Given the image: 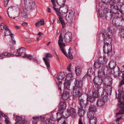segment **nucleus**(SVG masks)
I'll return each instance as SVG.
<instances>
[{
    "instance_id": "nucleus-52",
    "label": "nucleus",
    "mask_w": 124,
    "mask_h": 124,
    "mask_svg": "<svg viewBox=\"0 0 124 124\" xmlns=\"http://www.w3.org/2000/svg\"><path fill=\"white\" fill-rule=\"evenodd\" d=\"M109 88L108 89L106 92V93L107 95H110L111 93L112 87L111 86H109Z\"/></svg>"
},
{
    "instance_id": "nucleus-31",
    "label": "nucleus",
    "mask_w": 124,
    "mask_h": 124,
    "mask_svg": "<svg viewBox=\"0 0 124 124\" xmlns=\"http://www.w3.org/2000/svg\"><path fill=\"white\" fill-rule=\"evenodd\" d=\"M106 75L101 69L98 70V77L103 78Z\"/></svg>"
},
{
    "instance_id": "nucleus-35",
    "label": "nucleus",
    "mask_w": 124,
    "mask_h": 124,
    "mask_svg": "<svg viewBox=\"0 0 124 124\" xmlns=\"http://www.w3.org/2000/svg\"><path fill=\"white\" fill-rule=\"evenodd\" d=\"M106 19L108 20H111L113 16V14L111 12H107L105 15Z\"/></svg>"
},
{
    "instance_id": "nucleus-12",
    "label": "nucleus",
    "mask_w": 124,
    "mask_h": 124,
    "mask_svg": "<svg viewBox=\"0 0 124 124\" xmlns=\"http://www.w3.org/2000/svg\"><path fill=\"white\" fill-rule=\"evenodd\" d=\"M67 112L68 115L67 116H66L65 118H67L69 116H72L74 117H75L77 116L75 109L72 108H68L67 110Z\"/></svg>"
},
{
    "instance_id": "nucleus-7",
    "label": "nucleus",
    "mask_w": 124,
    "mask_h": 124,
    "mask_svg": "<svg viewBox=\"0 0 124 124\" xmlns=\"http://www.w3.org/2000/svg\"><path fill=\"white\" fill-rule=\"evenodd\" d=\"M35 2L33 0H25V8L27 10L33 9L35 6Z\"/></svg>"
},
{
    "instance_id": "nucleus-59",
    "label": "nucleus",
    "mask_w": 124,
    "mask_h": 124,
    "mask_svg": "<svg viewBox=\"0 0 124 124\" xmlns=\"http://www.w3.org/2000/svg\"><path fill=\"white\" fill-rule=\"evenodd\" d=\"M45 56L46 57L51 58L52 57V55L50 53L45 54Z\"/></svg>"
},
{
    "instance_id": "nucleus-26",
    "label": "nucleus",
    "mask_w": 124,
    "mask_h": 124,
    "mask_svg": "<svg viewBox=\"0 0 124 124\" xmlns=\"http://www.w3.org/2000/svg\"><path fill=\"white\" fill-rule=\"evenodd\" d=\"M68 9L67 8H63L62 10H61L60 9L59 12H58L57 14L59 16H60V15H63L64 14L67 13L68 12Z\"/></svg>"
},
{
    "instance_id": "nucleus-10",
    "label": "nucleus",
    "mask_w": 124,
    "mask_h": 124,
    "mask_svg": "<svg viewBox=\"0 0 124 124\" xmlns=\"http://www.w3.org/2000/svg\"><path fill=\"white\" fill-rule=\"evenodd\" d=\"M112 80L111 77L106 75L103 78V82L105 85L108 86H111Z\"/></svg>"
},
{
    "instance_id": "nucleus-2",
    "label": "nucleus",
    "mask_w": 124,
    "mask_h": 124,
    "mask_svg": "<svg viewBox=\"0 0 124 124\" xmlns=\"http://www.w3.org/2000/svg\"><path fill=\"white\" fill-rule=\"evenodd\" d=\"M18 7L16 6H12L9 7L8 9L7 12L8 16L11 18L14 19L18 17V14L20 11Z\"/></svg>"
},
{
    "instance_id": "nucleus-32",
    "label": "nucleus",
    "mask_w": 124,
    "mask_h": 124,
    "mask_svg": "<svg viewBox=\"0 0 124 124\" xmlns=\"http://www.w3.org/2000/svg\"><path fill=\"white\" fill-rule=\"evenodd\" d=\"M88 110L89 111L94 113L96 111L97 108L95 105H91L90 106Z\"/></svg>"
},
{
    "instance_id": "nucleus-56",
    "label": "nucleus",
    "mask_w": 124,
    "mask_h": 124,
    "mask_svg": "<svg viewBox=\"0 0 124 124\" xmlns=\"http://www.w3.org/2000/svg\"><path fill=\"white\" fill-rule=\"evenodd\" d=\"M120 11L121 13L124 14V4L121 6Z\"/></svg>"
},
{
    "instance_id": "nucleus-61",
    "label": "nucleus",
    "mask_w": 124,
    "mask_h": 124,
    "mask_svg": "<svg viewBox=\"0 0 124 124\" xmlns=\"http://www.w3.org/2000/svg\"><path fill=\"white\" fill-rule=\"evenodd\" d=\"M116 28V26L114 25H112L111 27H110L108 29L110 30L111 31H112V33L113 32V29H114Z\"/></svg>"
},
{
    "instance_id": "nucleus-5",
    "label": "nucleus",
    "mask_w": 124,
    "mask_h": 124,
    "mask_svg": "<svg viewBox=\"0 0 124 124\" xmlns=\"http://www.w3.org/2000/svg\"><path fill=\"white\" fill-rule=\"evenodd\" d=\"M0 26L1 30L5 29V30L4 32L5 36L11 35L12 39V44L13 45L16 44V41L14 40L13 38V35L14 34L11 33L9 28H8L7 25L4 24L3 23H2L1 24Z\"/></svg>"
},
{
    "instance_id": "nucleus-53",
    "label": "nucleus",
    "mask_w": 124,
    "mask_h": 124,
    "mask_svg": "<svg viewBox=\"0 0 124 124\" xmlns=\"http://www.w3.org/2000/svg\"><path fill=\"white\" fill-rule=\"evenodd\" d=\"M22 119V117H20L19 116H16V117L15 120L16 121V123H17H17L20 121H21Z\"/></svg>"
},
{
    "instance_id": "nucleus-36",
    "label": "nucleus",
    "mask_w": 124,
    "mask_h": 124,
    "mask_svg": "<svg viewBox=\"0 0 124 124\" xmlns=\"http://www.w3.org/2000/svg\"><path fill=\"white\" fill-rule=\"evenodd\" d=\"M97 122V118L95 116L89 119L90 124H96Z\"/></svg>"
},
{
    "instance_id": "nucleus-17",
    "label": "nucleus",
    "mask_w": 124,
    "mask_h": 124,
    "mask_svg": "<svg viewBox=\"0 0 124 124\" xmlns=\"http://www.w3.org/2000/svg\"><path fill=\"white\" fill-rule=\"evenodd\" d=\"M27 8H22V9L20 10V12H19L18 14V15H19L25 18H27L28 16L27 13Z\"/></svg>"
},
{
    "instance_id": "nucleus-6",
    "label": "nucleus",
    "mask_w": 124,
    "mask_h": 124,
    "mask_svg": "<svg viewBox=\"0 0 124 124\" xmlns=\"http://www.w3.org/2000/svg\"><path fill=\"white\" fill-rule=\"evenodd\" d=\"M72 77L73 76L71 73L68 74L66 76L64 83V86L68 90H70L69 86L70 85L71 81L72 80Z\"/></svg>"
},
{
    "instance_id": "nucleus-51",
    "label": "nucleus",
    "mask_w": 124,
    "mask_h": 124,
    "mask_svg": "<svg viewBox=\"0 0 124 124\" xmlns=\"http://www.w3.org/2000/svg\"><path fill=\"white\" fill-rule=\"evenodd\" d=\"M94 97L92 96H90L89 98V97L87 99V101H90L92 102H93L95 100V98Z\"/></svg>"
},
{
    "instance_id": "nucleus-64",
    "label": "nucleus",
    "mask_w": 124,
    "mask_h": 124,
    "mask_svg": "<svg viewBox=\"0 0 124 124\" xmlns=\"http://www.w3.org/2000/svg\"><path fill=\"white\" fill-rule=\"evenodd\" d=\"M9 0H4V6L5 7L7 5L8 3Z\"/></svg>"
},
{
    "instance_id": "nucleus-40",
    "label": "nucleus",
    "mask_w": 124,
    "mask_h": 124,
    "mask_svg": "<svg viewBox=\"0 0 124 124\" xmlns=\"http://www.w3.org/2000/svg\"><path fill=\"white\" fill-rule=\"evenodd\" d=\"M113 8L111 9L110 11L113 13L116 14L118 13V11L119 10L118 7L117 6L114 5L113 6Z\"/></svg>"
},
{
    "instance_id": "nucleus-55",
    "label": "nucleus",
    "mask_w": 124,
    "mask_h": 124,
    "mask_svg": "<svg viewBox=\"0 0 124 124\" xmlns=\"http://www.w3.org/2000/svg\"><path fill=\"white\" fill-rule=\"evenodd\" d=\"M109 99L108 97V95H105L103 97V101L105 102H107L109 100Z\"/></svg>"
},
{
    "instance_id": "nucleus-18",
    "label": "nucleus",
    "mask_w": 124,
    "mask_h": 124,
    "mask_svg": "<svg viewBox=\"0 0 124 124\" xmlns=\"http://www.w3.org/2000/svg\"><path fill=\"white\" fill-rule=\"evenodd\" d=\"M93 81L96 84L95 85H100L103 82V79L101 77H96L94 78Z\"/></svg>"
},
{
    "instance_id": "nucleus-47",
    "label": "nucleus",
    "mask_w": 124,
    "mask_h": 124,
    "mask_svg": "<svg viewBox=\"0 0 124 124\" xmlns=\"http://www.w3.org/2000/svg\"><path fill=\"white\" fill-rule=\"evenodd\" d=\"M94 113L92 112L89 111L87 113V116L89 119H90L95 116H94Z\"/></svg>"
},
{
    "instance_id": "nucleus-46",
    "label": "nucleus",
    "mask_w": 124,
    "mask_h": 124,
    "mask_svg": "<svg viewBox=\"0 0 124 124\" xmlns=\"http://www.w3.org/2000/svg\"><path fill=\"white\" fill-rule=\"evenodd\" d=\"M12 55V54L11 53H9L8 52H5L1 54H0V57H2L4 56L8 57Z\"/></svg>"
},
{
    "instance_id": "nucleus-25",
    "label": "nucleus",
    "mask_w": 124,
    "mask_h": 124,
    "mask_svg": "<svg viewBox=\"0 0 124 124\" xmlns=\"http://www.w3.org/2000/svg\"><path fill=\"white\" fill-rule=\"evenodd\" d=\"M79 100L80 107L85 108L88 105V103L87 101H86L85 100Z\"/></svg>"
},
{
    "instance_id": "nucleus-58",
    "label": "nucleus",
    "mask_w": 124,
    "mask_h": 124,
    "mask_svg": "<svg viewBox=\"0 0 124 124\" xmlns=\"http://www.w3.org/2000/svg\"><path fill=\"white\" fill-rule=\"evenodd\" d=\"M63 38L62 36V33H61L59 36L58 42H61L63 41Z\"/></svg>"
},
{
    "instance_id": "nucleus-45",
    "label": "nucleus",
    "mask_w": 124,
    "mask_h": 124,
    "mask_svg": "<svg viewBox=\"0 0 124 124\" xmlns=\"http://www.w3.org/2000/svg\"><path fill=\"white\" fill-rule=\"evenodd\" d=\"M75 71L76 74L77 76L79 75L81 73L82 69L81 68H79L78 67L75 68Z\"/></svg>"
},
{
    "instance_id": "nucleus-34",
    "label": "nucleus",
    "mask_w": 124,
    "mask_h": 124,
    "mask_svg": "<svg viewBox=\"0 0 124 124\" xmlns=\"http://www.w3.org/2000/svg\"><path fill=\"white\" fill-rule=\"evenodd\" d=\"M66 0H56V3L59 5L61 6L60 8L63 7L64 5Z\"/></svg>"
},
{
    "instance_id": "nucleus-23",
    "label": "nucleus",
    "mask_w": 124,
    "mask_h": 124,
    "mask_svg": "<svg viewBox=\"0 0 124 124\" xmlns=\"http://www.w3.org/2000/svg\"><path fill=\"white\" fill-rule=\"evenodd\" d=\"M70 97V93L69 92L67 91H64L61 96V98L62 99L65 101L68 99Z\"/></svg>"
},
{
    "instance_id": "nucleus-50",
    "label": "nucleus",
    "mask_w": 124,
    "mask_h": 124,
    "mask_svg": "<svg viewBox=\"0 0 124 124\" xmlns=\"http://www.w3.org/2000/svg\"><path fill=\"white\" fill-rule=\"evenodd\" d=\"M46 122L47 124H54V121L49 119L46 120Z\"/></svg>"
},
{
    "instance_id": "nucleus-57",
    "label": "nucleus",
    "mask_w": 124,
    "mask_h": 124,
    "mask_svg": "<svg viewBox=\"0 0 124 124\" xmlns=\"http://www.w3.org/2000/svg\"><path fill=\"white\" fill-rule=\"evenodd\" d=\"M24 57H26L30 59H31L32 57V56L30 55H28L26 54H25L24 55Z\"/></svg>"
},
{
    "instance_id": "nucleus-33",
    "label": "nucleus",
    "mask_w": 124,
    "mask_h": 124,
    "mask_svg": "<svg viewBox=\"0 0 124 124\" xmlns=\"http://www.w3.org/2000/svg\"><path fill=\"white\" fill-rule=\"evenodd\" d=\"M85 111L83 109L82 107L78 108V115L80 116H83L85 114Z\"/></svg>"
},
{
    "instance_id": "nucleus-62",
    "label": "nucleus",
    "mask_w": 124,
    "mask_h": 124,
    "mask_svg": "<svg viewBox=\"0 0 124 124\" xmlns=\"http://www.w3.org/2000/svg\"><path fill=\"white\" fill-rule=\"evenodd\" d=\"M60 50L66 57L68 56L64 48L60 49Z\"/></svg>"
},
{
    "instance_id": "nucleus-9",
    "label": "nucleus",
    "mask_w": 124,
    "mask_h": 124,
    "mask_svg": "<svg viewBox=\"0 0 124 124\" xmlns=\"http://www.w3.org/2000/svg\"><path fill=\"white\" fill-rule=\"evenodd\" d=\"M74 16V13L72 10H68L66 16V19L68 22L70 24L73 21Z\"/></svg>"
},
{
    "instance_id": "nucleus-24",
    "label": "nucleus",
    "mask_w": 124,
    "mask_h": 124,
    "mask_svg": "<svg viewBox=\"0 0 124 124\" xmlns=\"http://www.w3.org/2000/svg\"><path fill=\"white\" fill-rule=\"evenodd\" d=\"M74 84L75 85V87L81 88L83 86V82L82 80H78L77 79H75Z\"/></svg>"
},
{
    "instance_id": "nucleus-43",
    "label": "nucleus",
    "mask_w": 124,
    "mask_h": 124,
    "mask_svg": "<svg viewBox=\"0 0 124 124\" xmlns=\"http://www.w3.org/2000/svg\"><path fill=\"white\" fill-rule=\"evenodd\" d=\"M102 64L100 63L99 62V61L97 60L95 61L94 64V65L96 68L99 69L100 68Z\"/></svg>"
},
{
    "instance_id": "nucleus-4",
    "label": "nucleus",
    "mask_w": 124,
    "mask_h": 124,
    "mask_svg": "<svg viewBox=\"0 0 124 124\" xmlns=\"http://www.w3.org/2000/svg\"><path fill=\"white\" fill-rule=\"evenodd\" d=\"M115 71L117 73V77L120 80L122 79L119 85V86L121 87L124 85V69H122L121 72L120 68L117 66L115 70Z\"/></svg>"
},
{
    "instance_id": "nucleus-8",
    "label": "nucleus",
    "mask_w": 124,
    "mask_h": 124,
    "mask_svg": "<svg viewBox=\"0 0 124 124\" xmlns=\"http://www.w3.org/2000/svg\"><path fill=\"white\" fill-rule=\"evenodd\" d=\"M108 66L110 69L113 70V75L114 77L116 78L117 77V74H116V72H115V70L116 68V62L115 60H112L110 61L109 62L108 64Z\"/></svg>"
},
{
    "instance_id": "nucleus-37",
    "label": "nucleus",
    "mask_w": 124,
    "mask_h": 124,
    "mask_svg": "<svg viewBox=\"0 0 124 124\" xmlns=\"http://www.w3.org/2000/svg\"><path fill=\"white\" fill-rule=\"evenodd\" d=\"M94 71L92 68H90L88 70L87 75L91 77L94 75Z\"/></svg>"
},
{
    "instance_id": "nucleus-27",
    "label": "nucleus",
    "mask_w": 124,
    "mask_h": 124,
    "mask_svg": "<svg viewBox=\"0 0 124 124\" xmlns=\"http://www.w3.org/2000/svg\"><path fill=\"white\" fill-rule=\"evenodd\" d=\"M88 98V95L86 93H83L81 94L79 96V100H85L86 99V101L87 99Z\"/></svg>"
},
{
    "instance_id": "nucleus-22",
    "label": "nucleus",
    "mask_w": 124,
    "mask_h": 124,
    "mask_svg": "<svg viewBox=\"0 0 124 124\" xmlns=\"http://www.w3.org/2000/svg\"><path fill=\"white\" fill-rule=\"evenodd\" d=\"M66 103L65 101H61L58 106V110L61 111L66 108Z\"/></svg>"
},
{
    "instance_id": "nucleus-28",
    "label": "nucleus",
    "mask_w": 124,
    "mask_h": 124,
    "mask_svg": "<svg viewBox=\"0 0 124 124\" xmlns=\"http://www.w3.org/2000/svg\"><path fill=\"white\" fill-rule=\"evenodd\" d=\"M63 112L62 111V112H58L56 114L57 115V120L58 122L62 118L63 116H64L65 117L66 116H64L63 114Z\"/></svg>"
},
{
    "instance_id": "nucleus-1",
    "label": "nucleus",
    "mask_w": 124,
    "mask_h": 124,
    "mask_svg": "<svg viewBox=\"0 0 124 124\" xmlns=\"http://www.w3.org/2000/svg\"><path fill=\"white\" fill-rule=\"evenodd\" d=\"M104 42V46L103 47L104 52L105 53L109 54L112 50L111 39L108 37H104L103 38Z\"/></svg>"
},
{
    "instance_id": "nucleus-60",
    "label": "nucleus",
    "mask_w": 124,
    "mask_h": 124,
    "mask_svg": "<svg viewBox=\"0 0 124 124\" xmlns=\"http://www.w3.org/2000/svg\"><path fill=\"white\" fill-rule=\"evenodd\" d=\"M69 54V53H68V55H67L68 56L66 57L67 58L69 57L70 59L72 60L73 58V56L72 55L71 52V54Z\"/></svg>"
},
{
    "instance_id": "nucleus-48",
    "label": "nucleus",
    "mask_w": 124,
    "mask_h": 124,
    "mask_svg": "<svg viewBox=\"0 0 124 124\" xmlns=\"http://www.w3.org/2000/svg\"><path fill=\"white\" fill-rule=\"evenodd\" d=\"M115 4H116V1L115 0H110L108 3V4H109L110 6V7H111L114 6Z\"/></svg>"
},
{
    "instance_id": "nucleus-54",
    "label": "nucleus",
    "mask_w": 124,
    "mask_h": 124,
    "mask_svg": "<svg viewBox=\"0 0 124 124\" xmlns=\"http://www.w3.org/2000/svg\"><path fill=\"white\" fill-rule=\"evenodd\" d=\"M58 44H59L60 49L64 48V47L65 46V44L63 43L62 42H58Z\"/></svg>"
},
{
    "instance_id": "nucleus-63",
    "label": "nucleus",
    "mask_w": 124,
    "mask_h": 124,
    "mask_svg": "<svg viewBox=\"0 0 124 124\" xmlns=\"http://www.w3.org/2000/svg\"><path fill=\"white\" fill-rule=\"evenodd\" d=\"M1 116L7 118L8 117V116H7L5 114H4L3 113L0 112V117Z\"/></svg>"
},
{
    "instance_id": "nucleus-42",
    "label": "nucleus",
    "mask_w": 124,
    "mask_h": 124,
    "mask_svg": "<svg viewBox=\"0 0 124 124\" xmlns=\"http://www.w3.org/2000/svg\"><path fill=\"white\" fill-rule=\"evenodd\" d=\"M101 69L102 70L106 75L108 74L109 73V69L107 66H104Z\"/></svg>"
},
{
    "instance_id": "nucleus-15",
    "label": "nucleus",
    "mask_w": 124,
    "mask_h": 124,
    "mask_svg": "<svg viewBox=\"0 0 124 124\" xmlns=\"http://www.w3.org/2000/svg\"><path fill=\"white\" fill-rule=\"evenodd\" d=\"M25 48L23 47L19 48L17 50V53H16L15 56H20L24 57V55L25 54Z\"/></svg>"
},
{
    "instance_id": "nucleus-21",
    "label": "nucleus",
    "mask_w": 124,
    "mask_h": 124,
    "mask_svg": "<svg viewBox=\"0 0 124 124\" xmlns=\"http://www.w3.org/2000/svg\"><path fill=\"white\" fill-rule=\"evenodd\" d=\"M98 60L102 65L106 64L108 61L106 57L104 56L103 57H100L98 59Z\"/></svg>"
},
{
    "instance_id": "nucleus-13",
    "label": "nucleus",
    "mask_w": 124,
    "mask_h": 124,
    "mask_svg": "<svg viewBox=\"0 0 124 124\" xmlns=\"http://www.w3.org/2000/svg\"><path fill=\"white\" fill-rule=\"evenodd\" d=\"M72 38V35L71 33L70 32H67L65 34L64 39V41L69 43L71 41Z\"/></svg>"
},
{
    "instance_id": "nucleus-14",
    "label": "nucleus",
    "mask_w": 124,
    "mask_h": 124,
    "mask_svg": "<svg viewBox=\"0 0 124 124\" xmlns=\"http://www.w3.org/2000/svg\"><path fill=\"white\" fill-rule=\"evenodd\" d=\"M82 91L81 88L76 87H74L73 95L74 96H78L82 93Z\"/></svg>"
},
{
    "instance_id": "nucleus-20",
    "label": "nucleus",
    "mask_w": 124,
    "mask_h": 124,
    "mask_svg": "<svg viewBox=\"0 0 124 124\" xmlns=\"http://www.w3.org/2000/svg\"><path fill=\"white\" fill-rule=\"evenodd\" d=\"M121 109L118 112L116 113V115L124 114V102L121 101L119 103Z\"/></svg>"
},
{
    "instance_id": "nucleus-44",
    "label": "nucleus",
    "mask_w": 124,
    "mask_h": 124,
    "mask_svg": "<svg viewBox=\"0 0 124 124\" xmlns=\"http://www.w3.org/2000/svg\"><path fill=\"white\" fill-rule=\"evenodd\" d=\"M43 60L45 62V63L47 68L50 67V63L49 59L47 58H43Z\"/></svg>"
},
{
    "instance_id": "nucleus-38",
    "label": "nucleus",
    "mask_w": 124,
    "mask_h": 124,
    "mask_svg": "<svg viewBox=\"0 0 124 124\" xmlns=\"http://www.w3.org/2000/svg\"><path fill=\"white\" fill-rule=\"evenodd\" d=\"M105 102L102 99H99L96 102V105L98 106H102L105 104Z\"/></svg>"
},
{
    "instance_id": "nucleus-39",
    "label": "nucleus",
    "mask_w": 124,
    "mask_h": 124,
    "mask_svg": "<svg viewBox=\"0 0 124 124\" xmlns=\"http://www.w3.org/2000/svg\"><path fill=\"white\" fill-rule=\"evenodd\" d=\"M45 24L44 19H41L40 21H38L35 23V25L37 27H39L40 26L43 25Z\"/></svg>"
},
{
    "instance_id": "nucleus-41",
    "label": "nucleus",
    "mask_w": 124,
    "mask_h": 124,
    "mask_svg": "<svg viewBox=\"0 0 124 124\" xmlns=\"http://www.w3.org/2000/svg\"><path fill=\"white\" fill-rule=\"evenodd\" d=\"M107 12V11L105 9L102 10V9H99V16L100 17H103L105 16L106 13Z\"/></svg>"
},
{
    "instance_id": "nucleus-30",
    "label": "nucleus",
    "mask_w": 124,
    "mask_h": 124,
    "mask_svg": "<svg viewBox=\"0 0 124 124\" xmlns=\"http://www.w3.org/2000/svg\"><path fill=\"white\" fill-rule=\"evenodd\" d=\"M65 75L64 72H61L58 73L56 77L57 79L58 80H62L65 77Z\"/></svg>"
},
{
    "instance_id": "nucleus-16",
    "label": "nucleus",
    "mask_w": 124,
    "mask_h": 124,
    "mask_svg": "<svg viewBox=\"0 0 124 124\" xmlns=\"http://www.w3.org/2000/svg\"><path fill=\"white\" fill-rule=\"evenodd\" d=\"M122 90H118V93L117 94V92L116 93V98L119 99V101H120L121 98H123L124 101V88L122 87Z\"/></svg>"
},
{
    "instance_id": "nucleus-11",
    "label": "nucleus",
    "mask_w": 124,
    "mask_h": 124,
    "mask_svg": "<svg viewBox=\"0 0 124 124\" xmlns=\"http://www.w3.org/2000/svg\"><path fill=\"white\" fill-rule=\"evenodd\" d=\"M124 19L122 17H119L117 16H115L112 20V23L116 25L119 23H120L121 22L122 23L123 22H124Z\"/></svg>"
},
{
    "instance_id": "nucleus-3",
    "label": "nucleus",
    "mask_w": 124,
    "mask_h": 124,
    "mask_svg": "<svg viewBox=\"0 0 124 124\" xmlns=\"http://www.w3.org/2000/svg\"><path fill=\"white\" fill-rule=\"evenodd\" d=\"M93 89L94 92H93V95L95 97H101L105 92L104 88L100 87L97 85H94L93 86Z\"/></svg>"
},
{
    "instance_id": "nucleus-19",
    "label": "nucleus",
    "mask_w": 124,
    "mask_h": 124,
    "mask_svg": "<svg viewBox=\"0 0 124 124\" xmlns=\"http://www.w3.org/2000/svg\"><path fill=\"white\" fill-rule=\"evenodd\" d=\"M112 33V31H111L110 29H108L107 30H105L103 32L101 33V35H102L103 38L104 37H108L111 35Z\"/></svg>"
},
{
    "instance_id": "nucleus-49",
    "label": "nucleus",
    "mask_w": 124,
    "mask_h": 124,
    "mask_svg": "<svg viewBox=\"0 0 124 124\" xmlns=\"http://www.w3.org/2000/svg\"><path fill=\"white\" fill-rule=\"evenodd\" d=\"M118 32L120 34L121 37L124 38V29L122 28L119 29Z\"/></svg>"
},
{
    "instance_id": "nucleus-29",
    "label": "nucleus",
    "mask_w": 124,
    "mask_h": 124,
    "mask_svg": "<svg viewBox=\"0 0 124 124\" xmlns=\"http://www.w3.org/2000/svg\"><path fill=\"white\" fill-rule=\"evenodd\" d=\"M33 119L32 121V123L34 124H37L38 120L39 119H43L44 118V117L42 116H36L33 117H32Z\"/></svg>"
}]
</instances>
